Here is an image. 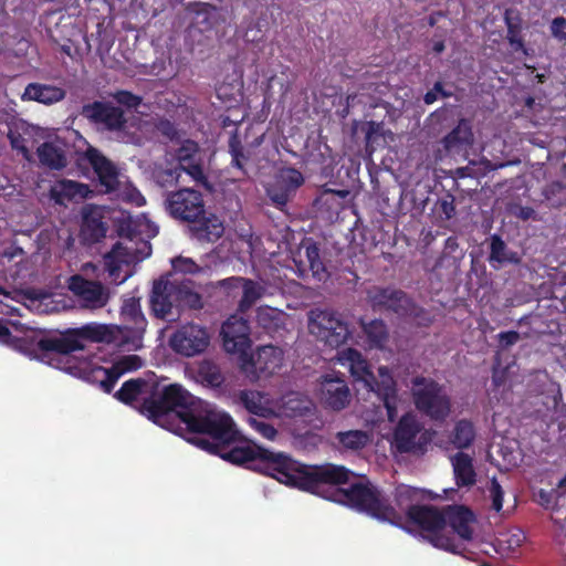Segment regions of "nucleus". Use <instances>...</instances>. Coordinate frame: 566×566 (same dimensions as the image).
<instances>
[{
  "mask_svg": "<svg viewBox=\"0 0 566 566\" xmlns=\"http://www.w3.org/2000/svg\"><path fill=\"white\" fill-rule=\"evenodd\" d=\"M415 491L408 486H399L396 491V501L401 511H405L409 520L429 533L428 539L438 547L452 553H457L458 546L453 539L442 533L448 524L454 533L462 539L472 538L474 522L473 513L459 505L448 506L443 512L432 506L411 505V499Z\"/></svg>",
  "mask_w": 566,
  "mask_h": 566,
  "instance_id": "nucleus-1",
  "label": "nucleus"
},
{
  "mask_svg": "<svg viewBox=\"0 0 566 566\" xmlns=\"http://www.w3.org/2000/svg\"><path fill=\"white\" fill-rule=\"evenodd\" d=\"M283 472L287 476H281L280 483L354 507V484L340 488L348 483L352 474L344 465L329 462L305 464L286 455Z\"/></svg>",
  "mask_w": 566,
  "mask_h": 566,
  "instance_id": "nucleus-2",
  "label": "nucleus"
},
{
  "mask_svg": "<svg viewBox=\"0 0 566 566\" xmlns=\"http://www.w3.org/2000/svg\"><path fill=\"white\" fill-rule=\"evenodd\" d=\"M198 401L181 385L161 386L154 377L150 397L144 398L138 411L155 424L175 432L181 424L186 426V413H192Z\"/></svg>",
  "mask_w": 566,
  "mask_h": 566,
  "instance_id": "nucleus-3",
  "label": "nucleus"
},
{
  "mask_svg": "<svg viewBox=\"0 0 566 566\" xmlns=\"http://www.w3.org/2000/svg\"><path fill=\"white\" fill-rule=\"evenodd\" d=\"M166 210L176 220L190 224V233L199 242H216L223 232V222L208 213L203 196L193 188H181L167 195Z\"/></svg>",
  "mask_w": 566,
  "mask_h": 566,
  "instance_id": "nucleus-4",
  "label": "nucleus"
},
{
  "mask_svg": "<svg viewBox=\"0 0 566 566\" xmlns=\"http://www.w3.org/2000/svg\"><path fill=\"white\" fill-rule=\"evenodd\" d=\"M186 429L191 433L206 434L196 438L193 443L210 453L222 451L239 440L240 433L233 419L224 411L218 410L210 403L199 399L192 413H186Z\"/></svg>",
  "mask_w": 566,
  "mask_h": 566,
  "instance_id": "nucleus-5",
  "label": "nucleus"
},
{
  "mask_svg": "<svg viewBox=\"0 0 566 566\" xmlns=\"http://www.w3.org/2000/svg\"><path fill=\"white\" fill-rule=\"evenodd\" d=\"M103 336L104 331L101 326L84 325L78 328H67L54 335L32 338L31 354L41 361L71 371L73 366H62V361L70 363V354L83 350L87 342H101Z\"/></svg>",
  "mask_w": 566,
  "mask_h": 566,
  "instance_id": "nucleus-6",
  "label": "nucleus"
},
{
  "mask_svg": "<svg viewBox=\"0 0 566 566\" xmlns=\"http://www.w3.org/2000/svg\"><path fill=\"white\" fill-rule=\"evenodd\" d=\"M211 454L220 455L222 459L260 472L262 474L274 478L280 482L281 476L286 478L283 472L286 454L282 452H273L259 446H233L223 447L220 452Z\"/></svg>",
  "mask_w": 566,
  "mask_h": 566,
  "instance_id": "nucleus-7",
  "label": "nucleus"
},
{
  "mask_svg": "<svg viewBox=\"0 0 566 566\" xmlns=\"http://www.w3.org/2000/svg\"><path fill=\"white\" fill-rule=\"evenodd\" d=\"M412 401L416 409L433 421H444L451 412V397L447 388L432 378L417 376L411 379Z\"/></svg>",
  "mask_w": 566,
  "mask_h": 566,
  "instance_id": "nucleus-8",
  "label": "nucleus"
},
{
  "mask_svg": "<svg viewBox=\"0 0 566 566\" xmlns=\"http://www.w3.org/2000/svg\"><path fill=\"white\" fill-rule=\"evenodd\" d=\"M355 361L356 382H361L367 391L375 392L387 409L388 420L395 421L398 416V403L400 400L397 396L396 382L388 368L379 367L378 376L376 377L358 352H356Z\"/></svg>",
  "mask_w": 566,
  "mask_h": 566,
  "instance_id": "nucleus-9",
  "label": "nucleus"
},
{
  "mask_svg": "<svg viewBox=\"0 0 566 566\" xmlns=\"http://www.w3.org/2000/svg\"><path fill=\"white\" fill-rule=\"evenodd\" d=\"M356 510L394 525L402 523V515L387 503L381 492L365 475L356 474Z\"/></svg>",
  "mask_w": 566,
  "mask_h": 566,
  "instance_id": "nucleus-10",
  "label": "nucleus"
},
{
  "mask_svg": "<svg viewBox=\"0 0 566 566\" xmlns=\"http://www.w3.org/2000/svg\"><path fill=\"white\" fill-rule=\"evenodd\" d=\"M308 331L317 340L332 348H338L352 335L342 314L327 310L311 311Z\"/></svg>",
  "mask_w": 566,
  "mask_h": 566,
  "instance_id": "nucleus-11",
  "label": "nucleus"
},
{
  "mask_svg": "<svg viewBox=\"0 0 566 566\" xmlns=\"http://www.w3.org/2000/svg\"><path fill=\"white\" fill-rule=\"evenodd\" d=\"M177 167L186 172L197 185L211 191L212 186L205 172V160L199 144L185 139L175 151Z\"/></svg>",
  "mask_w": 566,
  "mask_h": 566,
  "instance_id": "nucleus-12",
  "label": "nucleus"
},
{
  "mask_svg": "<svg viewBox=\"0 0 566 566\" xmlns=\"http://www.w3.org/2000/svg\"><path fill=\"white\" fill-rule=\"evenodd\" d=\"M209 342L210 337L205 327L187 324L171 336L170 345L175 352L191 357L203 353Z\"/></svg>",
  "mask_w": 566,
  "mask_h": 566,
  "instance_id": "nucleus-13",
  "label": "nucleus"
},
{
  "mask_svg": "<svg viewBox=\"0 0 566 566\" xmlns=\"http://www.w3.org/2000/svg\"><path fill=\"white\" fill-rule=\"evenodd\" d=\"M82 115L109 132L123 130L127 124L123 109L107 102L95 101L83 105Z\"/></svg>",
  "mask_w": 566,
  "mask_h": 566,
  "instance_id": "nucleus-14",
  "label": "nucleus"
},
{
  "mask_svg": "<svg viewBox=\"0 0 566 566\" xmlns=\"http://www.w3.org/2000/svg\"><path fill=\"white\" fill-rule=\"evenodd\" d=\"M223 348L230 354H245L251 347L249 322L231 315L221 326Z\"/></svg>",
  "mask_w": 566,
  "mask_h": 566,
  "instance_id": "nucleus-15",
  "label": "nucleus"
},
{
  "mask_svg": "<svg viewBox=\"0 0 566 566\" xmlns=\"http://www.w3.org/2000/svg\"><path fill=\"white\" fill-rule=\"evenodd\" d=\"M368 302L375 310L389 311L398 315H407L412 310V302L408 295L395 289L373 287L368 291Z\"/></svg>",
  "mask_w": 566,
  "mask_h": 566,
  "instance_id": "nucleus-16",
  "label": "nucleus"
},
{
  "mask_svg": "<svg viewBox=\"0 0 566 566\" xmlns=\"http://www.w3.org/2000/svg\"><path fill=\"white\" fill-rule=\"evenodd\" d=\"M421 432V424L412 413H406L395 431V443L400 452H416L427 442Z\"/></svg>",
  "mask_w": 566,
  "mask_h": 566,
  "instance_id": "nucleus-17",
  "label": "nucleus"
},
{
  "mask_svg": "<svg viewBox=\"0 0 566 566\" xmlns=\"http://www.w3.org/2000/svg\"><path fill=\"white\" fill-rule=\"evenodd\" d=\"M143 366V360L137 355L123 356L109 368L97 367L93 370L95 379L106 394H111L117 380L128 371H134Z\"/></svg>",
  "mask_w": 566,
  "mask_h": 566,
  "instance_id": "nucleus-18",
  "label": "nucleus"
},
{
  "mask_svg": "<svg viewBox=\"0 0 566 566\" xmlns=\"http://www.w3.org/2000/svg\"><path fill=\"white\" fill-rule=\"evenodd\" d=\"M150 311L157 318L167 319L177 305V283L157 280L153 284L149 297Z\"/></svg>",
  "mask_w": 566,
  "mask_h": 566,
  "instance_id": "nucleus-19",
  "label": "nucleus"
},
{
  "mask_svg": "<svg viewBox=\"0 0 566 566\" xmlns=\"http://www.w3.org/2000/svg\"><path fill=\"white\" fill-rule=\"evenodd\" d=\"M321 399L333 410H342L349 402V389L340 373L322 376Z\"/></svg>",
  "mask_w": 566,
  "mask_h": 566,
  "instance_id": "nucleus-20",
  "label": "nucleus"
},
{
  "mask_svg": "<svg viewBox=\"0 0 566 566\" xmlns=\"http://www.w3.org/2000/svg\"><path fill=\"white\" fill-rule=\"evenodd\" d=\"M69 287L85 307L101 308L108 302V292L98 281L86 280L77 274L71 277Z\"/></svg>",
  "mask_w": 566,
  "mask_h": 566,
  "instance_id": "nucleus-21",
  "label": "nucleus"
},
{
  "mask_svg": "<svg viewBox=\"0 0 566 566\" xmlns=\"http://www.w3.org/2000/svg\"><path fill=\"white\" fill-rule=\"evenodd\" d=\"M153 374L149 377H138L126 380L122 387L115 392L114 397L124 405L136 407L140 400L144 401L145 397H150L151 388H154Z\"/></svg>",
  "mask_w": 566,
  "mask_h": 566,
  "instance_id": "nucleus-22",
  "label": "nucleus"
},
{
  "mask_svg": "<svg viewBox=\"0 0 566 566\" xmlns=\"http://www.w3.org/2000/svg\"><path fill=\"white\" fill-rule=\"evenodd\" d=\"M86 157L96 172L99 184L105 187L106 192H112L118 187V172L116 167L99 150L90 148Z\"/></svg>",
  "mask_w": 566,
  "mask_h": 566,
  "instance_id": "nucleus-23",
  "label": "nucleus"
},
{
  "mask_svg": "<svg viewBox=\"0 0 566 566\" xmlns=\"http://www.w3.org/2000/svg\"><path fill=\"white\" fill-rule=\"evenodd\" d=\"M120 317L124 323V328L133 333L134 336H142L146 331L147 321L142 312L139 298L129 297L124 300L120 308Z\"/></svg>",
  "mask_w": 566,
  "mask_h": 566,
  "instance_id": "nucleus-24",
  "label": "nucleus"
},
{
  "mask_svg": "<svg viewBox=\"0 0 566 566\" xmlns=\"http://www.w3.org/2000/svg\"><path fill=\"white\" fill-rule=\"evenodd\" d=\"M64 97L65 91L62 87L42 83L28 84L21 96L22 101H34L44 105L57 103Z\"/></svg>",
  "mask_w": 566,
  "mask_h": 566,
  "instance_id": "nucleus-25",
  "label": "nucleus"
},
{
  "mask_svg": "<svg viewBox=\"0 0 566 566\" xmlns=\"http://www.w3.org/2000/svg\"><path fill=\"white\" fill-rule=\"evenodd\" d=\"M283 363V352L273 345H265L256 350L253 357V366L264 376L273 375Z\"/></svg>",
  "mask_w": 566,
  "mask_h": 566,
  "instance_id": "nucleus-26",
  "label": "nucleus"
},
{
  "mask_svg": "<svg viewBox=\"0 0 566 566\" xmlns=\"http://www.w3.org/2000/svg\"><path fill=\"white\" fill-rule=\"evenodd\" d=\"M90 193L91 190L87 185L70 179L60 180L50 190L51 198L59 205H64V200L86 199Z\"/></svg>",
  "mask_w": 566,
  "mask_h": 566,
  "instance_id": "nucleus-27",
  "label": "nucleus"
},
{
  "mask_svg": "<svg viewBox=\"0 0 566 566\" xmlns=\"http://www.w3.org/2000/svg\"><path fill=\"white\" fill-rule=\"evenodd\" d=\"M455 484L459 488H470L476 482V472L473 465V459L464 453L458 452L450 458Z\"/></svg>",
  "mask_w": 566,
  "mask_h": 566,
  "instance_id": "nucleus-28",
  "label": "nucleus"
},
{
  "mask_svg": "<svg viewBox=\"0 0 566 566\" xmlns=\"http://www.w3.org/2000/svg\"><path fill=\"white\" fill-rule=\"evenodd\" d=\"M448 153L460 151L473 143V132L468 119L462 118L458 125L441 140Z\"/></svg>",
  "mask_w": 566,
  "mask_h": 566,
  "instance_id": "nucleus-29",
  "label": "nucleus"
},
{
  "mask_svg": "<svg viewBox=\"0 0 566 566\" xmlns=\"http://www.w3.org/2000/svg\"><path fill=\"white\" fill-rule=\"evenodd\" d=\"M504 21L507 28L506 39L514 51H522L527 54L524 41L521 36L523 20L521 13L512 8L504 12Z\"/></svg>",
  "mask_w": 566,
  "mask_h": 566,
  "instance_id": "nucleus-30",
  "label": "nucleus"
},
{
  "mask_svg": "<svg viewBox=\"0 0 566 566\" xmlns=\"http://www.w3.org/2000/svg\"><path fill=\"white\" fill-rule=\"evenodd\" d=\"M489 262L494 269H499L505 263L518 264L521 258L510 250L506 243L497 234L491 237Z\"/></svg>",
  "mask_w": 566,
  "mask_h": 566,
  "instance_id": "nucleus-31",
  "label": "nucleus"
},
{
  "mask_svg": "<svg viewBox=\"0 0 566 566\" xmlns=\"http://www.w3.org/2000/svg\"><path fill=\"white\" fill-rule=\"evenodd\" d=\"M40 163L50 169L60 170L66 167L67 160L64 150L52 142H44L36 149Z\"/></svg>",
  "mask_w": 566,
  "mask_h": 566,
  "instance_id": "nucleus-32",
  "label": "nucleus"
},
{
  "mask_svg": "<svg viewBox=\"0 0 566 566\" xmlns=\"http://www.w3.org/2000/svg\"><path fill=\"white\" fill-rule=\"evenodd\" d=\"M349 195L348 190H334L329 188H325L321 191V193L314 200V207L317 210L326 209L327 211H332L338 213V211L343 208V200Z\"/></svg>",
  "mask_w": 566,
  "mask_h": 566,
  "instance_id": "nucleus-33",
  "label": "nucleus"
},
{
  "mask_svg": "<svg viewBox=\"0 0 566 566\" xmlns=\"http://www.w3.org/2000/svg\"><path fill=\"white\" fill-rule=\"evenodd\" d=\"M198 378L205 386L212 388L220 387L224 381V376L219 366L210 360H203L199 365Z\"/></svg>",
  "mask_w": 566,
  "mask_h": 566,
  "instance_id": "nucleus-34",
  "label": "nucleus"
},
{
  "mask_svg": "<svg viewBox=\"0 0 566 566\" xmlns=\"http://www.w3.org/2000/svg\"><path fill=\"white\" fill-rule=\"evenodd\" d=\"M243 290L242 297L239 302V308L247 311L251 308L259 298L262 297L264 289L251 279H243L241 286Z\"/></svg>",
  "mask_w": 566,
  "mask_h": 566,
  "instance_id": "nucleus-35",
  "label": "nucleus"
},
{
  "mask_svg": "<svg viewBox=\"0 0 566 566\" xmlns=\"http://www.w3.org/2000/svg\"><path fill=\"white\" fill-rule=\"evenodd\" d=\"M107 227L97 218H85L82 227V235L87 243H97L106 237Z\"/></svg>",
  "mask_w": 566,
  "mask_h": 566,
  "instance_id": "nucleus-36",
  "label": "nucleus"
},
{
  "mask_svg": "<svg viewBox=\"0 0 566 566\" xmlns=\"http://www.w3.org/2000/svg\"><path fill=\"white\" fill-rule=\"evenodd\" d=\"M474 436L472 423L467 420H460L454 426L451 441L458 449H464L472 443Z\"/></svg>",
  "mask_w": 566,
  "mask_h": 566,
  "instance_id": "nucleus-37",
  "label": "nucleus"
},
{
  "mask_svg": "<svg viewBox=\"0 0 566 566\" xmlns=\"http://www.w3.org/2000/svg\"><path fill=\"white\" fill-rule=\"evenodd\" d=\"M276 181L290 193L294 195L295 191L304 184V177L296 168L289 167L280 171Z\"/></svg>",
  "mask_w": 566,
  "mask_h": 566,
  "instance_id": "nucleus-38",
  "label": "nucleus"
},
{
  "mask_svg": "<svg viewBox=\"0 0 566 566\" xmlns=\"http://www.w3.org/2000/svg\"><path fill=\"white\" fill-rule=\"evenodd\" d=\"M240 401L251 415H254L256 417H263L268 411V409L262 406L261 396L256 391H241Z\"/></svg>",
  "mask_w": 566,
  "mask_h": 566,
  "instance_id": "nucleus-39",
  "label": "nucleus"
},
{
  "mask_svg": "<svg viewBox=\"0 0 566 566\" xmlns=\"http://www.w3.org/2000/svg\"><path fill=\"white\" fill-rule=\"evenodd\" d=\"M186 305L192 310L202 307L201 295L186 285L177 284V306Z\"/></svg>",
  "mask_w": 566,
  "mask_h": 566,
  "instance_id": "nucleus-40",
  "label": "nucleus"
},
{
  "mask_svg": "<svg viewBox=\"0 0 566 566\" xmlns=\"http://www.w3.org/2000/svg\"><path fill=\"white\" fill-rule=\"evenodd\" d=\"M364 331L369 343L374 346L380 347L387 339L386 326L381 321H373L368 325H364Z\"/></svg>",
  "mask_w": 566,
  "mask_h": 566,
  "instance_id": "nucleus-41",
  "label": "nucleus"
},
{
  "mask_svg": "<svg viewBox=\"0 0 566 566\" xmlns=\"http://www.w3.org/2000/svg\"><path fill=\"white\" fill-rule=\"evenodd\" d=\"M181 170L176 166L171 168L158 167L154 170V178L161 187L174 185L178 181Z\"/></svg>",
  "mask_w": 566,
  "mask_h": 566,
  "instance_id": "nucleus-42",
  "label": "nucleus"
},
{
  "mask_svg": "<svg viewBox=\"0 0 566 566\" xmlns=\"http://www.w3.org/2000/svg\"><path fill=\"white\" fill-rule=\"evenodd\" d=\"M268 196L270 197L271 201L274 203V206L279 209H282L286 206V203L290 201L291 197L293 196L282 185H280L276 180L274 185L268 188L266 190Z\"/></svg>",
  "mask_w": 566,
  "mask_h": 566,
  "instance_id": "nucleus-43",
  "label": "nucleus"
},
{
  "mask_svg": "<svg viewBox=\"0 0 566 566\" xmlns=\"http://www.w3.org/2000/svg\"><path fill=\"white\" fill-rule=\"evenodd\" d=\"M24 124H12L9 126L8 138L10 140L11 147L27 155L29 153L27 146V139L23 134L20 132V128H23Z\"/></svg>",
  "mask_w": 566,
  "mask_h": 566,
  "instance_id": "nucleus-44",
  "label": "nucleus"
},
{
  "mask_svg": "<svg viewBox=\"0 0 566 566\" xmlns=\"http://www.w3.org/2000/svg\"><path fill=\"white\" fill-rule=\"evenodd\" d=\"M249 423L250 426L263 438L268 439V440H274L276 434H277V430L269 422H266L265 420L263 419H258L255 417H250L249 418Z\"/></svg>",
  "mask_w": 566,
  "mask_h": 566,
  "instance_id": "nucleus-45",
  "label": "nucleus"
},
{
  "mask_svg": "<svg viewBox=\"0 0 566 566\" xmlns=\"http://www.w3.org/2000/svg\"><path fill=\"white\" fill-rule=\"evenodd\" d=\"M229 151L231 154V165L243 170V161L247 159L241 142L235 137H231L229 142Z\"/></svg>",
  "mask_w": 566,
  "mask_h": 566,
  "instance_id": "nucleus-46",
  "label": "nucleus"
},
{
  "mask_svg": "<svg viewBox=\"0 0 566 566\" xmlns=\"http://www.w3.org/2000/svg\"><path fill=\"white\" fill-rule=\"evenodd\" d=\"M488 497L492 502V509L500 512L503 506L504 490L495 478L491 480L490 485L488 486Z\"/></svg>",
  "mask_w": 566,
  "mask_h": 566,
  "instance_id": "nucleus-47",
  "label": "nucleus"
},
{
  "mask_svg": "<svg viewBox=\"0 0 566 566\" xmlns=\"http://www.w3.org/2000/svg\"><path fill=\"white\" fill-rule=\"evenodd\" d=\"M113 97L118 104L126 106L127 108H137L143 101L140 96L125 90L117 91Z\"/></svg>",
  "mask_w": 566,
  "mask_h": 566,
  "instance_id": "nucleus-48",
  "label": "nucleus"
},
{
  "mask_svg": "<svg viewBox=\"0 0 566 566\" xmlns=\"http://www.w3.org/2000/svg\"><path fill=\"white\" fill-rule=\"evenodd\" d=\"M172 268L182 273H197L199 271V266L191 259L178 256L172 260Z\"/></svg>",
  "mask_w": 566,
  "mask_h": 566,
  "instance_id": "nucleus-49",
  "label": "nucleus"
},
{
  "mask_svg": "<svg viewBox=\"0 0 566 566\" xmlns=\"http://www.w3.org/2000/svg\"><path fill=\"white\" fill-rule=\"evenodd\" d=\"M438 95H441L442 97H450L452 93L444 91L442 83L437 82L434 83L433 88L424 94L423 102L430 105L437 101Z\"/></svg>",
  "mask_w": 566,
  "mask_h": 566,
  "instance_id": "nucleus-50",
  "label": "nucleus"
},
{
  "mask_svg": "<svg viewBox=\"0 0 566 566\" xmlns=\"http://www.w3.org/2000/svg\"><path fill=\"white\" fill-rule=\"evenodd\" d=\"M310 271L312 272V275L317 281H325L327 277V270L323 263V261L319 259L312 261L308 263Z\"/></svg>",
  "mask_w": 566,
  "mask_h": 566,
  "instance_id": "nucleus-51",
  "label": "nucleus"
},
{
  "mask_svg": "<svg viewBox=\"0 0 566 566\" xmlns=\"http://www.w3.org/2000/svg\"><path fill=\"white\" fill-rule=\"evenodd\" d=\"M499 337V340H500V345L503 347V348H507L510 346H513L514 344H516L520 339H521V336L517 332L515 331H509V332H502L497 335Z\"/></svg>",
  "mask_w": 566,
  "mask_h": 566,
  "instance_id": "nucleus-52",
  "label": "nucleus"
},
{
  "mask_svg": "<svg viewBox=\"0 0 566 566\" xmlns=\"http://www.w3.org/2000/svg\"><path fill=\"white\" fill-rule=\"evenodd\" d=\"M450 200L443 199L440 202V210L444 214L446 219H451L455 213L454 198L449 196Z\"/></svg>",
  "mask_w": 566,
  "mask_h": 566,
  "instance_id": "nucleus-53",
  "label": "nucleus"
},
{
  "mask_svg": "<svg viewBox=\"0 0 566 566\" xmlns=\"http://www.w3.org/2000/svg\"><path fill=\"white\" fill-rule=\"evenodd\" d=\"M566 25V19L563 18V17H557L553 20L552 22V25H551V31H552V34L556 38H560L563 39V34H565L563 32V29L565 28Z\"/></svg>",
  "mask_w": 566,
  "mask_h": 566,
  "instance_id": "nucleus-54",
  "label": "nucleus"
},
{
  "mask_svg": "<svg viewBox=\"0 0 566 566\" xmlns=\"http://www.w3.org/2000/svg\"><path fill=\"white\" fill-rule=\"evenodd\" d=\"M244 277L241 276H231L228 279H223L219 281V285L227 290L239 289Z\"/></svg>",
  "mask_w": 566,
  "mask_h": 566,
  "instance_id": "nucleus-55",
  "label": "nucleus"
},
{
  "mask_svg": "<svg viewBox=\"0 0 566 566\" xmlns=\"http://www.w3.org/2000/svg\"><path fill=\"white\" fill-rule=\"evenodd\" d=\"M337 439L347 449H354V430L338 432Z\"/></svg>",
  "mask_w": 566,
  "mask_h": 566,
  "instance_id": "nucleus-56",
  "label": "nucleus"
},
{
  "mask_svg": "<svg viewBox=\"0 0 566 566\" xmlns=\"http://www.w3.org/2000/svg\"><path fill=\"white\" fill-rule=\"evenodd\" d=\"M305 254L308 263L321 258L319 248L317 247L316 243H310L308 245H306Z\"/></svg>",
  "mask_w": 566,
  "mask_h": 566,
  "instance_id": "nucleus-57",
  "label": "nucleus"
},
{
  "mask_svg": "<svg viewBox=\"0 0 566 566\" xmlns=\"http://www.w3.org/2000/svg\"><path fill=\"white\" fill-rule=\"evenodd\" d=\"M345 360L347 363L348 371L352 376H354V347H348L344 352Z\"/></svg>",
  "mask_w": 566,
  "mask_h": 566,
  "instance_id": "nucleus-58",
  "label": "nucleus"
},
{
  "mask_svg": "<svg viewBox=\"0 0 566 566\" xmlns=\"http://www.w3.org/2000/svg\"><path fill=\"white\" fill-rule=\"evenodd\" d=\"M270 315H271V310L270 308H261L258 311V322L263 326V327H269L268 326V319L270 318Z\"/></svg>",
  "mask_w": 566,
  "mask_h": 566,
  "instance_id": "nucleus-59",
  "label": "nucleus"
},
{
  "mask_svg": "<svg viewBox=\"0 0 566 566\" xmlns=\"http://www.w3.org/2000/svg\"><path fill=\"white\" fill-rule=\"evenodd\" d=\"M535 214V211L533 208H530V207H521L518 209V212L516 213V216L523 220H528L531 218H533Z\"/></svg>",
  "mask_w": 566,
  "mask_h": 566,
  "instance_id": "nucleus-60",
  "label": "nucleus"
},
{
  "mask_svg": "<svg viewBox=\"0 0 566 566\" xmlns=\"http://www.w3.org/2000/svg\"><path fill=\"white\" fill-rule=\"evenodd\" d=\"M160 126H161L160 129L164 135L171 138L176 134V129L169 120L163 122Z\"/></svg>",
  "mask_w": 566,
  "mask_h": 566,
  "instance_id": "nucleus-61",
  "label": "nucleus"
},
{
  "mask_svg": "<svg viewBox=\"0 0 566 566\" xmlns=\"http://www.w3.org/2000/svg\"><path fill=\"white\" fill-rule=\"evenodd\" d=\"M126 250L125 247H123L122 243L117 242L114 244L112 251L108 253L107 258H119L122 256L124 253V251Z\"/></svg>",
  "mask_w": 566,
  "mask_h": 566,
  "instance_id": "nucleus-62",
  "label": "nucleus"
},
{
  "mask_svg": "<svg viewBox=\"0 0 566 566\" xmlns=\"http://www.w3.org/2000/svg\"><path fill=\"white\" fill-rule=\"evenodd\" d=\"M10 336L11 332L9 327L2 319H0V342H7Z\"/></svg>",
  "mask_w": 566,
  "mask_h": 566,
  "instance_id": "nucleus-63",
  "label": "nucleus"
},
{
  "mask_svg": "<svg viewBox=\"0 0 566 566\" xmlns=\"http://www.w3.org/2000/svg\"><path fill=\"white\" fill-rule=\"evenodd\" d=\"M368 436L359 430H356V449L367 443Z\"/></svg>",
  "mask_w": 566,
  "mask_h": 566,
  "instance_id": "nucleus-64",
  "label": "nucleus"
}]
</instances>
